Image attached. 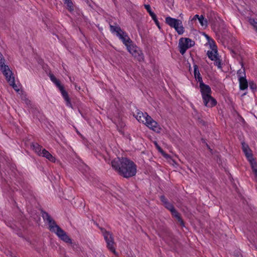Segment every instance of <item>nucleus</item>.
Instances as JSON below:
<instances>
[{"instance_id": "obj_1", "label": "nucleus", "mask_w": 257, "mask_h": 257, "mask_svg": "<svg viewBox=\"0 0 257 257\" xmlns=\"http://www.w3.org/2000/svg\"><path fill=\"white\" fill-rule=\"evenodd\" d=\"M111 166L118 174L124 178H128L136 175L137 165L127 158H117L111 161Z\"/></svg>"}, {"instance_id": "obj_2", "label": "nucleus", "mask_w": 257, "mask_h": 257, "mask_svg": "<svg viewBox=\"0 0 257 257\" xmlns=\"http://www.w3.org/2000/svg\"><path fill=\"white\" fill-rule=\"evenodd\" d=\"M42 216L44 220L48 223V228L50 231L55 233L60 239L66 243H72V239L70 237L64 230L56 224L55 220L47 212L42 211Z\"/></svg>"}, {"instance_id": "obj_3", "label": "nucleus", "mask_w": 257, "mask_h": 257, "mask_svg": "<svg viewBox=\"0 0 257 257\" xmlns=\"http://www.w3.org/2000/svg\"><path fill=\"white\" fill-rule=\"evenodd\" d=\"M133 116L138 120V121L142 122L146 125L150 129L154 132L160 133L161 131V128L157 122L152 119L147 113H143L139 109H137L136 112L133 113Z\"/></svg>"}, {"instance_id": "obj_4", "label": "nucleus", "mask_w": 257, "mask_h": 257, "mask_svg": "<svg viewBox=\"0 0 257 257\" xmlns=\"http://www.w3.org/2000/svg\"><path fill=\"white\" fill-rule=\"evenodd\" d=\"M165 23L170 27L174 28L178 35H182L184 32V28L180 20L168 16L165 18Z\"/></svg>"}, {"instance_id": "obj_5", "label": "nucleus", "mask_w": 257, "mask_h": 257, "mask_svg": "<svg viewBox=\"0 0 257 257\" xmlns=\"http://www.w3.org/2000/svg\"><path fill=\"white\" fill-rule=\"evenodd\" d=\"M195 42L188 38H181L179 39L178 47L179 52L182 55H184L186 50L194 46Z\"/></svg>"}, {"instance_id": "obj_6", "label": "nucleus", "mask_w": 257, "mask_h": 257, "mask_svg": "<svg viewBox=\"0 0 257 257\" xmlns=\"http://www.w3.org/2000/svg\"><path fill=\"white\" fill-rule=\"evenodd\" d=\"M101 230L102 231L104 238L106 242L107 247L110 251L115 253L116 251L114 246V241L112 233L103 228H101Z\"/></svg>"}, {"instance_id": "obj_7", "label": "nucleus", "mask_w": 257, "mask_h": 257, "mask_svg": "<svg viewBox=\"0 0 257 257\" xmlns=\"http://www.w3.org/2000/svg\"><path fill=\"white\" fill-rule=\"evenodd\" d=\"M128 51L139 61H143L144 60V56L142 51L136 45L131 43L126 47Z\"/></svg>"}, {"instance_id": "obj_8", "label": "nucleus", "mask_w": 257, "mask_h": 257, "mask_svg": "<svg viewBox=\"0 0 257 257\" xmlns=\"http://www.w3.org/2000/svg\"><path fill=\"white\" fill-rule=\"evenodd\" d=\"M0 70L2 71L9 84H14L15 78L13 76L12 71L10 69L9 66L4 64L0 66Z\"/></svg>"}, {"instance_id": "obj_9", "label": "nucleus", "mask_w": 257, "mask_h": 257, "mask_svg": "<svg viewBox=\"0 0 257 257\" xmlns=\"http://www.w3.org/2000/svg\"><path fill=\"white\" fill-rule=\"evenodd\" d=\"M50 80L56 85L59 89L63 96H68L67 91L65 90L63 85L61 84L60 81L56 78V77L52 73H49Z\"/></svg>"}, {"instance_id": "obj_10", "label": "nucleus", "mask_w": 257, "mask_h": 257, "mask_svg": "<svg viewBox=\"0 0 257 257\" xmlns=\"http://www.w3.org/2000/svg\"><path fill=\"white\" fill-rule=\"evenodd\" d=\"M199 84L202 96H211V90L209 86L204 84L203 82L200 83Z\"/></svg>"}, {"instance_id": "obj_11", "label": "nucleus", "mask_w": 257, "mask_h": 257, "mask_svg": "<svg viewBox=\"0 0 257 257\" xmlns=\"http://www.w3.org/2000/svg\"><path fill=\"white\" fill-rule=\"evenodd\" d=\"M241 146H242V151H243V153H244L245 156L246 157V158H247L248 161H251V159H252L253 156H252V154L251 152V150L249 148L248 145L247 144H246L245 143L243 142L241 143Z\"/></svg>"}, {"instance_id": "obj_12", "label": "nucleus", "mask_w": 257, "mask_h": 257, "mask_svg": "<svg viewBox=\"0 0 257 257\" xmlns=\"http://www.w3.org/2000/svg\"><path fill=\"white\" fill-rule=\"evenodd\" d=\"M110 30L112 33H115L117 37L118 38L121 36L122 34H124L121 28L116 24L115 25L109 24Z\"/></svg>"}, {"instance_id": "obj_13", "label": "nucleus", "mask_w": 257, "mask_h": 257, "mask_svg": "<svg viewBox=\"0 0 257 257\" xmlns=\"http://www.w3.org/2000/svg\"><path fill=\"white\" fill-rule=\"evenodd\" d=\"M204 105L208 107H212L217 104V101L214 97H203Z\"/></svg>"}, {"instance_id": "obj_14", "label": "nucleus", "mask_w": 257, "mask_h": 257, "mask_svg": "<svg viewBox=\"0 0 257 257\" xmlns=\"http://www.w3.org/2000/svg\"><path fill=\"white\" fill-rule=\"evenodd\" d=\"M119 39L121 40L123 44H124L126 47L131 43H133V41L128 36L126 32H124V34H122L121 36L119 37Z\"/></svg>"}, {"instance_id": "obj_15", "label": "nucleus", "mask_w": 257, "mask_h": 257, "mask_svg": "<svg viewBox=\"0 0 257 257\" xmlns=\"http://www.w3.org/2000/svg\"><path fill=\"white\" fill-rule=\"evenodd\" d=\"M193 67H194V77H195V79L197 80L199 82V83L201 82H203L201 74L199 72L198 66L196 64H194L193 65Z\"/></svg>"}, {"instance_id": "obj_16", "label": "nucleus", "mask_w": 257, "mask_h": 257, "mask_svg": "<svg viewBox=\"0 0 257 257\" xmlns=\"http://www.w3.org/2000/svg\"><path fill=\"white\" fill-rule=\"evenodd\" d=\"M171 213L172 214V215L177 219V220L178 221V222H179L180 225L182 226H185L184 221L182 219L180 214L176 210L175 208H174L172 211H171Z\"/></svg>"}, {"instance_id": "obj_17", "label": "nucleus", "mask_w": 257, "mask_h": 257, "mask_svg": "<svg viewBox=\"0 0 257 257\" xmlns=\"http://www.w3.org/2000/svg\"><path fill=\"white\" fill-rule=\"evenodd\" d=\"M40 156H43L46 158L48 160L52 162H55L56 160L55 158L45 149L42 150V154Z\"/></svg>"}, {"instance_id": "obj_18", "label": "nucleus", "mask_w": 257, "mask_h": 257, "mask_svg": "<svg viewBox=\"0 0 257 257\" xmlns=\"http://www.w3.org/2000/svg\"><path fill=\"white\" fill-rule=\"evenodd\" d=\"M239 82V88L241 90H244L248 87V82L246 77L240 76L238 79Z\"/></svg>"}, {"instance_id": "obj_19", "label": "nucleus", "mask_w": 257, "mask_h": 257, "mask_svg": "<svg viewBox=\"0 0 257 257\" xmlns=\"http://www.w3.org/2000/svg\"><path fill=\"white\" fill-rule=\"evenodd\" d=\"M31 147L39 155L41 156L43 149L42 146L37 143H32Z\"/></svg>"}, {"instance_id": "obj_20", "label": "nucleus", "mask_w": 257, "mask_h": 257, "mask_svg": "<svg viewBox=\"0 0 257 257\" xmlns=\"http://www.w3.org/2000/svg\"><path fill=\"white\" fill-rule=\"evenodd\" d=\"M63 1L68 11L72 12L74 11V5L71 0H63Z\"/></svg>"}, {"instance_id": "obj_21", "label": "nucleus", "mask_w": 257, "mask_h": 257, "mask_svg": "<svg viewBox=\"0 0 257 257\" xmlns=\"http://www.w3.org/2000/svg\"><path fill=\"white\" fill-rule=\"evenodd\" d=\"M213 51H214L215 53V54H214L213 51H208L207 52V55H208V57L212 61L214 60H216V58L218 57L217 56V49H212Z\"/></svg>"}, {"instance_id": "obj_22", "label": "nucleus", "mask_w": 257, "mask_h": 257, "mask_svg": "<svg viewBox=\"0 0 257 257\" xmlns=\"http://www.w3.org/2000/svg\"><path fill=\"white\" fill-rule=\"evenodd\" d=\"M162 236L163 239H164L166 242L169 243V238H172L173 235L168 230H166L165 231V234H161Z\"/></svg>"}, {"instance_id": "obj_23", "label": "nucleus", "mask_w": 257, "mask_h": 257, "mask_svg": "<svg viewBox=\"0 0 257 257\" xmlns=\"http://www.w3.org/2000/svg\"><path fill=\"white\" fill-rule=\"evenodd\" d=\"M144 7L152 18H154L157 16L156 14L152 11L151 6L149 5H145Z\"/></svg>"}, {"instance_id": "obj_24", "label": "nucleus", "mask_w": 257, "mask_h": 257, "mask_svg": "<svg viewBox=\"0 0 257 257\" xmlns=\"http://www.w3.org/2000/svg\"><path fill=\"white\" fill-rule=\"evenodd\" d=\"M198 20L202 26L205 27H207V21L206 19H204V18L202 15H201L199 18H198Z\"/></svg>"}, {"instance_id": "obj_25", "label": "nucleus", "mask_w": 257, "mask_h": 257, "mask_svg": "<svg viewBox=\"0 0 257 257\" xmlns=\"http://www.w3.org/2000/svg\"><path fill=\"white\" fill-rule=\"evenodd\" d=\"M241 65L242 69L238 70L237 72L238 79H239V77H240V76L246 77L245 73V68L243 67L242 63L241 64Z\"/></svg>"}, {"instance_id": "obj_26", "label": "nucleus", "mask_w": 257, "mask_h": 257, "mask_svg": "<svg viewBox=\"0 0 257 257\" xmlns=\"http://www.w3.org/2000/svg\"><path fill=\"white\" fill-rule=\"evenodd\" d=\"M250 162V165L252 172H256L257 171V164L254 162L253 159H251V161H249Z\"/></svg>"}, {"instance_id": "obj_27", "label": "nucleus", "mask_w": 257, "mask_h": 257, "mask_svg": "<svg viewBox=\"0 0 257 257\" xmlns=\"http://www.w3.org/2000/svg\"><path fill=\"white\" fill-rule=\"evenodd\" d=\"M249 88L251 90L252 92L254 93V91L256 90V85L252 81L249 82Z\"/></svg>"}, {"instance_id": "obj_28", "label": "nucleus", "mask_w": 257, "mask_h": 257, "mask_svg": "<svg viewBox=\"0 0 257 257\" xmlns=\"http://www.w3.org/2000/svg\"><path fill=\"white\" fill-rule=\"evenodd\" d=\"M64 100L66 103V104L67 106L71 107L73 108L72 103H71V97H64Z\"/></svg>"}, {"instance_id": "obj_29", "label": "nucleus", "mask_w": 257, "mask_h": 257, "mask_svg": "<svg viewBox=\"0 0 257 257\" xmlns=\"http://www.w3.org/2000/svg\"><path fill=\"white\" fill-rule=\"evenodd\" d=\"M164 206L170 212L171 211H172L175 208L174 205L172 203H170L169 202L168 203H166V204H165Z\"/></svg>"}, {"instance_id": "obj_30", "label": "nucleus", "mask_w": 257, "mask_h": 257, "mask_svg": "<svg viewBox=\"0 0 257 257\" xmlns=\"http://www.w3.org/2000/svg\"><path fill=\"white\" fill-rule=\"evenodd\" d=\"M214 61H215L214 64L215 66H217L219 68H221V60L217 57L216 59Z\"/></svg>"}, {"instance_id": "obj_31", "label": "nucleus", "mask_w": 257, "mask_h": 257, "mask_svg": "<svg viewBox=\"0 0 257 257\" xmlns=\"http://www.w3.org/2000/svg\"><path fill=\"white\" fill-rule=\"evenodd\" d=\"M250 23L253 26L255 31L257 32V22L254 19H250Z\"/></svg>"}, {"instance_id": "obj_32", "label": "nucleus", "mask_w": 257, "mask_h": 257, "mask_svg": "<svg viewBox=\"0 0 257 257\" xmlns=\"http://www.w3.org/2000/svg\"><path fill=\"white\" fill-rule=\"evenodd\" d=\"M160 200L163 203L164 205H165V204H166V203L169 202L168 199L164 195L161 196Z\"/></svg>"}, {"instance_id": "obj_33", "label": "nucleus", "mask_w": 257, "mask_h": 257, "mask_svg": "<svg viewBox=\"0 0 257 257\" xmlns=\"http://www.w3.org/2000/svg\"><path fill=\"white\" fill-rule=\"evenodd\" d=\"M152 19L154 20V22L155 23L156 25L158 26V28L159 29H161V26L160 25L159 22L158 21V20L157 19V16H156L154 18H152Z\"/></svg>"}, {"instance_id": "obj_34", "label": "nucleus", "mask_w": 257, "mask_h": 257, "mask_svg": "<svg viewBox=\"0 0 257 257\" xmlns=\"http://www.w3.org/2000/svg\"><path fill=\"white\" fill-rule=\"evenodd\" d=\"M204 35H205V37L208 40V42L209 43H210V42L211 41L214 44V46L216 48V46L214 45V41L208 35H207L205 33H204Z\"/></svg>"}, {"instance_id": "obj_35", "label": "nucleus", "mask_w": 257, "mask_h": 257, "mask_svg": "<svg viewBox=\"0 0 257 257\" xmlns=\"http://www.w3.org/2000/svg\"><path fill=\"white\" fill-rule=\"evenodd\" d=\"M10 85L12 86L13 88L17 91V92L19 91V89H18V86L15 84V81H14V84H10Z\"/></svg>"}, {"instance_id": "obj_36", "label": "nucleus", "mask_w": 257, "mask_h": 257, "mask_svg": "<svg viewBox=\"0 0 257 257\" xmlns=\"http://www.w3.org/2000/svg\"><path fill=\"white\" fill-rule=\"evenodd\" d=\"M156 147H157V148L158 149V151L161 153L162 154H164V151L163 150L161 149V148L156 143Z\"/></svg>"}, {"instance_id": "obj_37", "label": "nucleus", "mask_w": 257, "mask_h": 257, "mask_svg": "<svg viewBox=\"0 0 257 257\" xmlns=\"http://www.w3.org/2000/svg\"><path fill=\"white\" fill-rule=\"evenodd\" d=\"M24 98H25V99H24V100L25 101V103L27 104H28L30 103V101L27 97H24Z\"/></svg>"}, {"instance_id": "obj_38", "label": "nucleus", "mask_w": 257, "mask_h": 257, "mask_svg": "<svg viewBox=\"0 0 257 257\" xmlns=\"http://www.w3.org/2000/svg\"><path fill=\"white\" fill-rule=\"evenodd\" d=\"M234 257H243L240 253H236L234 254Z\"/></svg>"}, {"instance_id": "obj_39", "label": "nucleus", "mask_w": 257, "mask_h": 257, "mask_svg": "<svg viewBox=\"0 0 257 257\" xmlns=\"http://www.w3.org/2000/svg\"><path fill=\"white\" fill-rule=\"evenodd\" d=\"M200 16H199L198 15H195L193 18L192 19V20H196L197 18L198 19V18H199Z\"/></svg>"}, {"instance_id": "obj_40", "label": "nucleus", "mask_w": 257, "mask_h": 257, "mask_svg": "<svg viewBox=\"0 0 257 257\" xmlns=\"http://www.w3.org/2000/svg\"><path fill=\"white\" fill-rule=\"evenodd\" d=\"M245 95V93H243L241 96H243V95Z\"/></svg>"}, {"instance_id": "obj_41", "label": "nucleus", "mask_w": 257, "mask_h": 257, "mask_svg": "<svg viewBox=\"0 0 257 257\" xmlns=\"http://www.w3.org/2000/svg\"><path fill=\"white\" fill-rule=\"evenodd\" d=\"M207 147L209 149H210L208 145H207Z\"/></svg>"}]
</instances>
